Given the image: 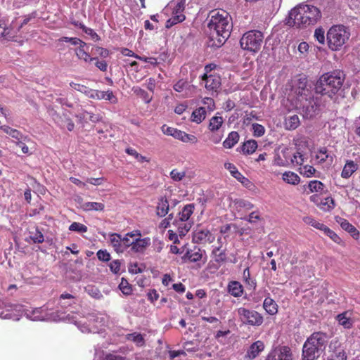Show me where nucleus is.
<instances>
[{"label":"nucleus","instance_id":"nucleus-1","mask_svg":"<svg viewBox=\"0 0 360 360\" xmlns=\"http://www.w3.org/2000/svg\"><path fill=\"white\" fill-rule=\"evenodd\" d=\"M207 27L210 31V39L213 46H221L229 37L232 30L231 18L223 9L211 11L208 15Z\"/></svg>","mask_w":360,"mask_h":360},{"label":"nucleus","instance_id":"nucleus-2","mask_svg":"<svg viewBox=\"0 0 360 360\" xmlns=\"http://www.w3.org/2000/svg\"><path fill=\"white\" fill-rule=\"evenodd\" d=\"M345 79L343 71L335 70L323 74L315 84V92L338 102Z\"/></svg>","mask_w":360,"mask_h":360},{"label":"nucleus","instance_id":"nucleus-3","mask_svg":"<svg viewBox=\"0 0 360 360\" xmlns=\"http://www.w3.org/2000/svg\"><path fill=\"white\" fill-rule=\"evenodd\" d=\"M321 18L320 9L313 5L302 4L292 8L286 19V24L297 28L314 25Z\"/></svg>","mask_w":360,"mask_h":360},{"label":"nucleus","instance_id":"nucleus-4","mask_svg":"<svg viewBox=\"0 0 360 360\" xmlns=\"http://www.w3.org/2000/svg\"><path fill=\"white\" fill-rule=\"evenodd\" d=\"M327 335L321 332H314L304 342L302 347V360H316L326 347Z\"/></svg>","mask_w":360,"mask_h":360},{"label":"nucleus","instance_id":"nucleus-5","mask_svg":"<svg viewBox=\"0 0 360 360\" xmlns=\"http://www.w3.org/2000/svg\"><path fill=\"white\" fill-rule=\"evenodd\" d=\"M350 37L349 30L343 25H333L327 32L326 41L328 48L333 51H340Z\"/></svg>","mask_w":360,"mask_h":360},{"label":"nucleus","instance_id":"nucleus-6","mask_svg":"<svg viewBox=\"0 0 360 360\" xmlns=\"http://www.w3.org/2000/svg\"><path fill=\"white\" fill-rule=\"evenodd\" d=\"M263 33L258 30H250L245 32L240 40V44L243 50L251 53H257L263 43Z\"/></svg>","mask_w":360,"mask_h":360},{"label":"nucleus","instance_id":"nucleus-7","mask_svg":"<svg viewBox=\"0 0 360 360\" xmlns=\"http://www.w3.org/2000/svg\"><path fill=\"white\" fill-rule=\"evenodd\" d=\"M195 209L194 204L186 205L179 213V219H175L174 224L178 227L181 235H185L191 228V224L188 222Z\"/></svg>","mask_w":360,"mask_h":360},{"label":"nucleus","instance_id":"nucleus-8","mask_svg":"<svg viewBox=\"0 0 360 360\" xmlns=\"http://www.w3.org/2000/svg\"><path fill=\"white\" fill-rule=\"evenodd\" d=\"M236 312L240 321L245 325L259 326L263 323V316L257 311L240 307Z\"/></svg>","mask_w":360,"mask_h":360},{"label":"nucleus","instance_id":"nucleus-9","mask_svg":"<svg viewBox=\"0 0 360 360\" xmlns=\"http://www.w3.org/2000/svg\"><path fill=\"white\" fill-rule=\"evenodd\" d=\"M347 356L343 344L337 338L330 341L326 353V360H347Z\"/></svg>","mask_w":360,"mask_h":360},{"label":"nucleus","instance_id":"nucleus-10","mask_svg":"<svg viewBox=\"0 0 360 360\" xmlns=\"http://www.w3.org/2000/svg\"><path fill=\"white\" fill-rule=\"evenodd\" d=\"M193 242L197 244H211L215 240L214 235L206 228L198 226L193 231Z\"/></svg>","mask_w":360,"mask_h":360},{"label":"nucleus","instance_id":"nucleus-11","mask_svg":"<svg viewBox=\"0 0 360 360\" xmlns=\"http://www.w3.org/2000/svg\"><path fill=\"white\" fill-rule=\"evenodd\" d=\"M266 359L269 360H293V354L290 347L279 346L274 349Z\"/></svg>","mask_w":360,"mask_h":360},{"label":"nucleus","instance_id":"nucleus-12","mask_svg":"<svg viewBox=\"0 0 360 360\" xmlns=\"http://www.w3.org/2000/svg\"><path fill=\"white\" fill-rule=\"evenodd\" d=\"M205 86L210 92H217L221 86V78L218 75L204 74L202 77Z\"/></svg>","mask_w":360,"mask_h":360},{"label":"nucleus","instance_id":"nucleus-13","mask_svg":"<svg viewBox=\"0 0 360 360\" xmlns=\"http://www.w3.org/2000/svg\"><path fill=\"white\" fill-rule=\"evenodd\" d=\"M89 98L97 100H106L109 101L111 103L115 104L118 102L117 98L114 95L112 91H99L91 89L89 95Z\"/></svg>","mask_w":360,"mask_h":360},{"label":"nucleus","instance_id":"nucleus-14","mask_svg":"<svg viewBox=\"0 0 360 360\" xmlns=\"http://www.w3.org/2000/svg\"><path fill=\"white\" fill-rule=\"evenodd\" d=\"M204 250H201L198 246H193L192 248H188L182 257L184 262H197L202 259V252Z\"/></svg>","mask_w":360,"mask_h":360},{"label":"nucleus","instance_id":"nucleus-15","mask_svg":"<svg viewBox=\"0 0 360 360\" xmlns=\"http://www.w3.org/2000/svg\"><path fill=\"white\" fill-rule=\"evenodd\" d=\"M304 191L307 194L316 193L319 195L326 193L328 190L324 184L319 180H311L307 185L304 186Z\"/></svg>","mask_w":360,"mask_h":360},{"label":"nucleus","instance_id":"nucleus-16","mask_svg":"<svg viewBox=\"0 0 360 360\" xmlns=\"http://www.w3.org/2000/svg\"><path fill=\"white\" fill-rule=\"evenodd\" d=\"M150 244L151 240L149 237L143 238H136L133 239V245L131 251L134 253H143Z\"/></svg>","mask_w":360,"mask_h":360},{"label":"nucleus","instance_id":"nucleus-17","mask_svg":"<svg viewBox=\"0 0 360 360\" xmlns=\"http://www.w3.org/2000/svg\"><path fill=\"white\" fill-rule=\"evenodd\" d=\"M282 154L283 157L285 158V162H288V161L287 159H290V162L294 166H302L306 161L304 155L300 152L295 153L292 156L290 150L286 148L282 150Z\"/></svg>","mask_w":360,"mask_h":360},{"label":"nucleus","instance_id":"nucleus-18","mask_svg":"<svg viewBox=\"0 0 360 360\" xmlns=\"http://www.w3.org/2000/svg\"><path fill=\"white\" fill-rule=\"evenodd\" d=\"M88 47L86 43L82 41L79 44V47L75 49V54L77 58L80 60H83L85 62H91L94 60H97L96 57H91L87 51Z\"/></svg>","mask_w":360,"mask_h":360},{"label":"nucleus","instance_id":"nucleus-19","mask_svg":"<svg viewBox=\"0 0 360 360\" xmlns=\"http://www.w3.org/2000/svg\"><path fill=\"white\" fill-rule=\"evenodd\" d=\"M217 242L219 245L213 248L212 255L217 263L221 264L226 261V253L225 250L222 249L221 237L217 238Z\"/></svg>","mask_w":360,"mask_h":360},{"label":"nucleus","instance_id":"nucleus-20","mask_svg":"<svg viewBox=\"0 0 360 360\" xmlns=\"http://www.w3.org/2000/svg\"><path fill=\"white\" fill-rule=\"evenodd\" d=\"M224 167L230 172L231 175L236 178L238 181L242 183L243 185H247L250 183L248 178L245 177L237 169V167L231 162H225Z\"/></svg>","mask_w":360,"mask_h":360},{"label":"nucleus","instance_id":"nucleus-21","mask_svg":"<svg viewBox=\"0 0 360 360\" xmlns=\"http://www.w3.org/2000/svg\"><path fill=\"white\" fill-rule=\"evenodd\" d=\"M224 119L221 116H213L209 121L207 129L210 132H216L224 131L222 129Z\"/></svg>","mask_w":360,"mask_h":360},{"label":"nucleus","instance_id":"nucleus-22","mask_svg":"<svg viewBox=\"0 0 360 360\" xmlns=\"http://www.w3.org/2000/svg\"><path fill=\"white\" fill-rule=\"evenodd\" d=\"M169 202L165 196H162L158 199L156 207V214L160 217L166 216L169 212Z\"/></svg>","mask_w":360,"mask_h":360},{"label":"nucleus","instance_id":"nucleus-23","mask_svg":"<svg viewBox=\"0 0 360 360\" xmlns=\"http://www.w3.org/2000/svg\"><path fill=\"white\" fill-rule=\"evenodd\" d=\"M358 169V165L353 160H347L342 170L341 176L344 179L349 178Z\"/></svg>","mask_w":360,"mask_h":360},{"label":"nucleus","instance_id":"nucleus-24","mask_svg":"<svg viewBox=\"0 0 360 360\" xmlns=\"http://www.w3.org/2000/svg\"><path fill=\"white\" fill-rule=\"evenodd\" d=\"M264 349V343L262 341H257L251 345L248 352L247 356L249 359H254L259 355V352Z\"/></svg>","mask_w":360,"mask_h":360},{"label":"nucleus","instance_id":"nucleus-25","mask_svg":"<svg viewBox=\"0 0 360 360\" xmlns=\"http://www.w3.org/2000/svg\"><path fill=\"white\" fill-rule=\"evenodd\" d=\"M229 292L235 297H239L243 294V285L238 281H231L228 285Z\"/></svg>","mask_w":360,"mask_h":360},{"label":"nucleus","instance_id":"nucleus-26","mask_svg":"<svg viewBox=\"0 0 360 360\" xmlns=\"http://www.w3.org/2000/svg\"><path fill=\"white\" fill-rule=\"evenodd\" d=\"M186 5V0H173L170 2L169 6L172 8L173 15L184 14Z\"/></svg>","mask_w":360,"mask_h":360},{"label":"nucleus","instance_id":"nucleus-27","mask_svg":"<svg viewBox=\"0 0 360 360\" xmlns=\"http://www.w3.org/2000/svg\"><path fill=\"white\" fill-rule=\"evenodd\" d=\"M307 80L306 78H301L297 80V82L295 85V92L296 94L300 96H307V94L309 93V89L307 88Z\"/></svg>","mask_w":360,"mask_h":360},{"label":"nucleus","instance_id":"nucleus-28","mask_svg":"<svg viewBox=\"0 0 360 360\" xmlns=\"http://www.w3.org/2000/svg\"><path fill=\"white\" fill-rule=\"evenodd\" d=\"M338 323L343 326L344 328L349 329L353 326V321L348 316V311H344L336 316Z\"/></svg>","mask_w":360,"mask_h":360},{"label":"nucleus","instance_id":"nucleus-29","mask_svg":"<svg viewBox=\"0 0 360 360\" xmlns=\"http://www.w3.org/2000/svg\"><path fill=\"white\" fill-rule=\"evenodd\" d=\"M263 307L270 315H274L278 312V305L276 302L269 297L264 299Z\"/></svg>","mask_w":360,"mask_h":360},{"label":"nucleus","instance_id":"nucleus-30","mask_svg":"<svg viewBox=\"0 0 360 360\" xmlns=\"http://www.w3.org/2000/svg\"><path fill=\"white\" fill-rule=\"evenodd\" d=\"M239 134L237 131H231L227 138L223 142V146L225 148H232L239 141Z\"/></svg>","mask_w":360,"mask_h":360},{"label":"nucleus","instance_id":"nucleus-31","mask_svg":"<svg viewBox=\"0 0 360 360\" xmlns=\"http://www.w3.org/2000/svg\"><path fill=\"white\" fill-rule=\"evenodd\" d=\"M110 241L114 250L117 253H122L123 248L122 246V236L118 233H111L110 235Z\"/></svg>","mask_w":360,"mask_h":360},{"label":"nucleus","instance_id":"nucleus-32","mask_svg":"<svg viewBox=\"0 0 360 360\" xmlns=\"http://www.w3.org/2000/svg\"><path fill=\"white\" fill-rule=\"evenodd\" d=\"M206 115L205 108L200 107L192 112L191 120L197 124H200L205 119Z\"/></svg>","mask_w":360,"mask_h":360},{"label":"nucleus","instance_id":"nucleus-33","mask_svg":"<svg viewBox=\"0 0 360 360\" xmlns=\"http://www.w3.org/2000/svg\"><path fill=\"white\" fill-rule=\"evenodd\" d=\"M284 181L289 184L297 185L300 181V176L293 172H285L282 175Z\"/></svg>","mask_w":360,"mask_h":360},{"label":"nucleus","instance_id":"nucleus-34","mask_svg":"<svg viewBox=\"0 0 360 360\" xmlns=\"http://www.w3.org/2000/svg\"><path fill=\"white\" fill-rule=\"evenodd\" d=\"M257 148V143L255 140H248L241 146L242 152L245 155L252 154Z\"/></svg>","mask_w":360,"mask_h":360},{"label":"nucleus","instance_id":"nucleus-35","mask_svg":"<svg viewBox=\"0 0 360 360\" xmlns=\"http://www.w3.org/2000/svg\"><path fill=\"white\" fill-rule=\"evenodd\" d=\"M132 91L134 94L140 97L146 103H149L151 101L152 96L141 87L134 86Z\"/></svg>","mask_w":360,"mask_h":360},{"label":"nucleus","instance_id":"nucleus-36","mask_svg":"<svg viewBox=\"0 0 360 360\" xmlns=\"http://www.w3.org/2000/svg\"><path fill=\"white\" fill-rule=\"evenodd\" d=\"M319 207L326 212L330 211L335 207V200L332 197H327L320 201Z\"/></svg>","mask_w":360,"mask_h":360},{"label":"nucleus","instance_id":"nucleus-37","mask_svg":"<svg viewBox=\"0 0 360 360\" xmlns=\"http://www.w3.org/2000/svg\"><path fill=\"white\" fill-rule=\"evenodd\" d=\"M243 278L245 283L248 285L249 289L255 290L257 286L255 280L252 279L250 277V272L249 267H246L243 274Z\"/></svg>","mask_w":360,"mask_h":360},{"label":"nucleus","instance_id":"nucleus-38","mask_svg":"<svg viewBox=\"0 0 360 360\" xmlns=\"http://www.w3.org/2000/svg\"><path fill=\"white\" fill-rule=\"evenodd\" d=\"M335 221L340 224L343 230L348 232L349 233H351V231L356 229V227L350 224L346 219L342 218L340 217H336Z\"/></svg>","mask_w":360,"mask_h":360},{"label":"nucleus","instance_id":"nucleus-39","mask_svg":"<svg viewBox=\"0 0 360 360\" xmlns=\"http://www.w3.org/2000/svg\"><path fill=\"white\" fill-rule=\"evenodd\" d=\"M83 208L86 211H103L105 208L103 203L97 202H88L83 205Z\"/></svg>","mask_w":360,"mask_h":360},{"label":"nucleus","instance_id":"nucleus-40","mask_svg":"<svg viewBox=\"0 0 360 360\" xmlns=\"http://www.w3.org/2000/svg\"><path fill=\"white\" fill-rule=\"evenodd\" d=\"M174 91L179 93L186 92L190 88L189 83L185 79H179L173 86Z\"/></svg>","mask_w":360,"mask_h":360},{"label":"nucleus","instance_id":"nucleus-41","mask_svg":"<svg viewBox=\"0 0 360 360\" xmlns=\"http://www.w3.org/2000/svg\"><path fill=\"white\" fill-rule=\"evenodd\" d=\"M172 17L169 20H167L166 22L165 27L167 28H170L173 25H174L177 23L181 22L186 19L184 14H180V15L172 14Z\"/></svg>","mask_w":360,"mask_h":360},{"label":"nucleus","instance_id":"nucleus-42","mask_svg":"<svg viewBox=\"0 0 360 360\" xmlns=\"http://www.w3.org/2000/svg\"><path fill=\"white\" fill-rule=\"evenodd\" d=\"M300 125L299 117L296 115L290 116L285 121V126L288 129H295Z\"/></svg>","mask_w":360,"mask_h":360},{"label":"nucleus","instance_id":"nucleus-43","mask_svg":"<svg viewBox=\"0 0 360 360\" xmlns=\"http://www.w3.org/2000/svg\"><path fill=\"white\" fill-rule=\"evenodd\" d=\"M70 86L75 90L85 94L87 97L89 98V95H90L91 89H89V87H87L85 85L75 83L72 82L70 83Z\"/></svg>","mask_w":360,"mask_h":360},{"label":"nucleus","instance_id":"nucleus-44","mask_svg":"<svg viewBox=\"0 0 360 360\" xmlns=\"http://www.w3.org/2000/svg\"><path fill=\"white\" fill-rule=\"evenodd\" d=\"M119 288L122 291V292L125 295H129L132 292V287L129 283L127 280L122 278L121 282L119 285Z\"/></svg>","mask_w":360,"mask_h":360},{"label":"nucleus","instance_id":"nucleus-45","mask_svg":"<svg viewBox=\"0 0 360 360\" xmlns=\"http://www.w3.org/2000/svg\"><path fill=\"white\" fill-rule=\"evenodd\" d=\"M127 339L129 340L133 341L136 345L141 347L145 344V340L143 335L140 333H131L127 335Z\"/></svg>","mask_w":360,"mask_h":360},{"label":"nucleus","instance_id":"nucleus-46","mask_svg":"<svg viewBox=\"0 0 360 360\" xmlns=\"http://www.w3.org/2000/svg\"><path fill=\"white\" fill-rule=\"evenodd\" d=\"M329 157L328 150L326 147L321 148L315 155L316 160L319 163H323Z\"/></svg>","mask_w":360,"mask_h":360},{"label":"nucleus","instance_id":"nucleus-47","mask_svg":"<svg viewBox=\"0 0 360 360\" xmlns=\"http://www.w3.org/2000/svg\"><path fill=\"white\" fill-rule=\"evenodd\" d=\"M314 37L319 44L322 45L325 44V30L322 27H317L315 30Z\"/></svg>","mask_w":360,"mask_h":360},{"label":"nucleus","instance_id":"nucleus-48","mask_svg":"<svg viewBox=\"0 0 360 360\" xmlns=\"http://www.w3.org/2000/svg\"><path fill=\"white\" fill-rule=\"evenodd\" d=\"M299 170H300V173L302 175L307 176V177L312 176L316 172V169H314V167L313 166L308 165H306L302 167H300Z\"/></svg>","mask_w":360,"mask_h":360},{"label":"nucleus","instance_id":"nucleus-49","mask_svg":"<svg viewBox=\"0 0 360 360\" xmlns=\"http://www.w3.org/2000/svg\"><path fill=\"white\" fill-rule=\"evenodd\" d=\"M69 230L71 231H75L77 233H85L87 231V226L79 223V222H73L69 226Z\"/></svg>","mask_w":360,"mask_h":360},{"label":"nucleus","instance_id":"nucleus-50","mask_svg":"<svg viewBox=\"0 0 360 360\" xmlns=\"http://www.w3.org/2000/svg\"><path fill=\"white\" fill-rule=\"evenodd\" d=\"M236 205L238 208L244 210H250L253 209L255 207V205L252 202L243 199L237 200L236 202Z\"/></svg>","mask_w":360,"mask_h":360},{"label":"nucleus","instance_id":"nucleus-51","mask_svg":"<svg viewBox=\"0 0 360 360\" xmlns=\"http://www.w3.org/2000/svg\"><path fill=\"white\" fill-rule=\"evenodd\" d=\"M211 134L209 136V140L214 144L219 143L224 137V131L210 132Z\"/></svg>","mask_w":360,"mask_h":360},{"label":"nucleus","instance_id":"nucleus-52","mask_svg":"<svg viewBox=\"0 0 360 360\" xmlns=\"http://www.w3.org/2000/svg\"><path fill=\"white\" fill-rule=\"evenodd\" d=\"M30 239L34 243H42L44 240V237L42 233L38 229H36L34 232L31 233Z\"/></svg>","mask_w":360,"mask_h":360},{"label":"nucleus","instance_id":"nucleus-53","mask_svg":"<svg viewBox=\"0 0 360 360\" xmlns=\"http://www.w3.org/2000/svg\"><path fill=\"white\" fill-rule=\"evenodd\" d=\"M15 37V32L8 25V23L6 25L5 32H4V34L1 36V40H11Z\"/></svg>","mask_w":360,"mask_h":360},{"label":"nucleus","instance_id":"nucleus-54","mask_svg":"<svg viewBox=\"0 0 360 360\" xmlns=\"http://www.w3.org/2000/svg\"><path fill=\"white\" fill-rule=\"evenodd\" d=\"M182 133L184 134V135L179 134V137H178L177 139L186 143L191 142L193 143H195L198 141V139L195 136L187 134L185 131H182Z\"/></svg>","mask_w":360,"mask_h":360},{"label":"nucleus","instance_id":"nucleus-55","mask_svg":"<svg viewBox=\"0 0 360 360\" xmlns=\"http://www.w3.org/2000/svg\"><path fill=\"white\" fill-rule=\"evenodd\" d=\"M185 176L186 172L184 171H179L177 169H174L170 172L171 178L175 181H179L182 180Z\"/></svg>","mask_w":360,"mask_h":360},{"label":"nucleus","instance_id":"nucleus-56","mask_svg":"<svg viewBox=\"0 0 360 360\" xmlns=\"http://www.w3.org/2000/svg\"><path fill=\"white\" fill-rule=\"evenodd\" d=\"M253 130V135L257 137H260L264 134L265 129L262 124L255 123L252 125Z\"/></svg>","mask_w":360,"mask_h":360},{"label":"nucleus","instance_id":"nucleus-57","mask_svg":"<svg viewBox=\"0 0 360 360\" xmlns=\"http://www.w3.org/2000/svg\"><path fill=\"white\" fill-rule=\"evenodd\" d=\"M30 141V139H28L27 137H25L22 140H20L19 141H16V146L21 149V151L24 154H31L32 153L30 152L29 147L26 145L25 141Z\"/></svg>","mask_w":360,"mask_h":360},{"label":"nucleus","instance_id":"nucleus-58","mask_svg":"<svg viewBox=\"0 0 360 360\" xmlns=\"http://www.w3.org/2000/svg\"><path fill=\"white\" fill-rule=\"evenodd\" d=\"M324 233L337 244L342 243V239L330 229L328 228Z\"/></svg>","mask_w":360,"mask_h":360},{"label":"nucleus","instance_id":"nucleus-59","mask_svg":"<svg viewBox=\"0 0 360 360\" xmlns=\"http://www.w3.org/2000/svg\"><path fill=\"white\" fill-rule=\"evenodd\" d=\"M60 125L62 127H66L70 131H72L75 128V124L70 117H65L64 119L61 120Z\"/></svg>","mask_w":360,"mask_h":360},{"label":"nucleus","instance_id":"nucleus-60","mask_svg":"<svg viewBox=\"0 0 360 360\" xmlns=\"http://www.w3.org/2000/svg\"><path fill=\"white\" fill-rule=\"evenodd\" d=\"M96 255L98 259L102 262H108L111 259L110 253L105 250H99L97 252Z\"/></svg>","mask_w":360,"mask_h":360},{"label":"nucleus","instance_id":"nucleus-61","mask_svg":"<svg viewBox=\"0 0 360 360\" xmlns=\"http://www.w3.org/2000/svg\"><path fill=\"white\" fill-rule=\"evenodd\" d=\"M59 41L70 42L72 45L76 46V45H79L82 41V40H81L80 39H79L77 37H63L59 39Z\"/></svg>","mask_w":360,"mask_h":360},{"label":"nucleus","instance_id":"nucleus-62","mask_svg":"<svg viewBox=\"0 0 360 360\" xmlns=\"http://www.w3.org/2000/svg\"><path fill=\"white\" fill-rule=\"evenodd\" d=\"M96 54L103 58H107L110 55V51L105 48L101 46H95L94 49Z\"/></svg>","mask_w":360,"mask_h":360},{"label":"nucleus","instance_id":"nucleus-63","mask_svg":"<svg viewBox=\"0 0 360 360\" xmlns=\"http://www.w3.org/2000/svg\"><path fill=\"white\" fill-rule=\"evenodd\" d=\"M129 236H127V233L125 236L122 238V246L123 248V252L129 248L131 249L133 245V240L129 239Z\"/></svg>","mask_w":360,"mask_h":360},{"label":"nucleus","instance_id":"nucleus-64","mask_svg":"<svg viewBox=\"0 0 360 360\" xmlns=\"http://www.w3.org/2000/svg\"><path fill=\"white\" fill-rule=\"evenodd\" d=\"M120 262L118 259H115L112 261L110 264L109 267L110 271L114 274H118L120 271Z\"/></svg>","mask_w":360,"mask_h":360}]
</instances>
